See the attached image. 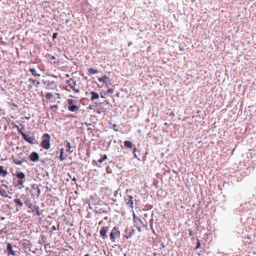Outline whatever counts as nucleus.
Wrapping results in <instances>:
<instances>
[{"label":"nucleus","instance_id":"obj_1","mask_svg":"<svg viewBox=\"0 0 256 256\" xmlns=\"http://www.w3.org/2000/svg\"><path fill=\"white\" fill-rule=\"evenodd\" d=\"M14 175H15L18 178L16 182H14V186L18 188H24V184L26 180V174L23 172L16 171Z\"/></svg>","mask_w":256,"mask_h":256},{"label":"nucleus","instance_id":"obj_2","mask_svg":"<svg viewBox=\"0 0 256 256\" xmlns=\"http://www.w3.org/2000/svg\"><path fill=\"white\" fill-rule=\"evenodd\" d=\"M42 141L40 143V146L45 150H48L50 148V136L48 134L45 133L42 136Z\"/></svg>","mask_w":256,"mask_h":256},{"label":"nucleus","instance_id":"obj_3","mask_svg":"<svg viewBox=\"0 0 256 256\" xmlns=\"http://www.w3.org/2000/svg\"><path fill=\"white\" fill-rule=\"evenodd\" d=\"M120 233L118 226H114L111 230L110 234V239L112 242H115L116 240L120 236Z\"/></svg>","mask_w":256,"mask_h":256},{"label":"nucleus","instance_id":"obj_4","mask_svg":"<svg viewBox=\"0 0 256 256\" xmlns=\"http://www.w3.org/2000/svg\"><path fill=\"white\" fill-rule=\"evenodd\" d=\"M42 82L47 90H54L56 88V84L54 80H42Z\"/></svg>","mask_w":256,"mask_h":256},{"label":"nucleus","instance_id":"obj_5","mask_svg":"<svg viewBox=\"0 0 256 256\" xmlns=\"http://www.w3.org/2000/svg\"><path fill=\"white\" fill-rule=\"evenodd\" d=\"M98 80L100 82H102L106 85V87H108L109 85L112 84V82L110 80L108 77L106 75L98 78Z\"/></svg>","mask_w":256,"mask_h":256},{"label":"nucleus","instance_id":"obj_6","mask_svg":"<svg viewBox=\"0 0 256 256\" xmlns=\"http://www.w3.org/2000/svg\"><path fill=\"white\" fill-rule=\"evenodd\" d=\"M23 139L28 142L29 144H38V141L36 139L34 136H28L26 134L24 138Z\"/></svg>","mask_w":256,"mask_h":256},{"label":"nucleus","instance_id":"obj_7","mask_svg":"<svg viewBox=\"0 0 256 256\" xmlns=\"http://www.w3.org/2000/svg\"><path fill=\"white\" fill-rule=\"evenodd\" d=\"M109 228L108 226H102L101 228L100 231V234L104 240L108 238V236L107 235V232Z\"/></svg>","mask_w":256,"mask_h":256},{"label":"nucleus","instance_id":"obj_8","mask_svg":"<svg viewBox=\"0 0 256 256\" xmlns=\"http://www.w3.org/2000/svg\"><path fill=\"white\" fill-rule=\"evenodd\" d=\"M124 200L126 204L127 205L130 206L131 208H133V204H134V198L132 196L130 195H126L124 198Z\"/></svg>","mask_w":256,"mask_h":256},{"label":"nucleus","instance_id":"obj_9","mask_svg":"<svg viewBox=\"0 0 256 256\" xmlns=\"http://www.w3.org/2000/svg\"><path fill=\"white\" fill-rule=\"evenodd\" d=\"M39 154L36 152H32L28 156V158L32 162H36L39 160Z\"/></svg>","mask_w":256,"mask_h":256},{"label":"nucleus","instance_id":"obj_10","mask_svg":"<svg viewBox=\"0 0 256 256\" xmlns=\"http://www.w3.org/2000/svg\"><path fill=\"white\" fill-rule=\"evenodd\" d=\"M136 230L132 227L127 228L126 230V232L127 234V236H126V238H132L136 233Z\"/></svg>","mask_w":256,"mask_h":256},{"label":"nucleus","instance_id":"obj_11","mask_svg":"<svg viewBox=\"0 0 256 256\" xmlns=\"http://www.w3.org/2000/svg\"><path fill=\"white\" fill-rule=\"evenodd\" d=\"M8 256L12 255L14 256H16V251H14L12 249V246L10 243H8L6 246V251Z\"/></svg>","mask_w":256,"mask_h":256},{"label":"nucleus","instance_id":"obj_12","mask_svg":"<svg viewBox=\"0 0 256 256\" xmlns=\"http://www.w3.org/2000/svg\"><path fill=\"white\" fill-rule=\"evenodd\" d=\"M19 159L16 158H12V162L16 165H21L24 162H26L24 158H21L20 156L18 157Z\"/></svg>","mask_w":256,"mask_h":256},{"label":"nucleus","instance_id":"obj_13","mask_svg":"<svg viewBox=\"0 0 256 256\" xmlns=\"http://www.w3.org/2000/svg\"><path fill=\"white\" fill-rule=\"evenodd\" d=\"M66 83L72 90L75 87V86L76 85V81L72 78H70L69 80H66Z\"/></svg>","mask_w":256,"mask_h":256},{"label":"nucleus","instance_id":"obj_14","mask_svg":"<svg viewBox=\"0 0 256 256\" xmlns=\"http://www.w3.org/2000/svg\"><path fill=\"white\" fill-rule=\"evenodd\" d=\"M124 144L125 147L132 150L134 149V148H136L135 145L133 144L132 142L128 140H125L124 142Z\"/></svg>","mask_w":256,"mask_h":256},{"label":"nucleus","instance_id":"obj_15","mask_svg":"<svg viewBox=\"0 0 256 256\" xmlns=\"http://www.w3.org/2000/svg\"><path fill=\"white\" fill-rule=\"evenodd\" d=\"M68 108L70 112H77L79 108L76 105L72 104L71 106H68Z\"/></svg>","mask_w":256,"mask_h":256},{"label":"nucleus","instance_id":"obj_16","mask_svg":"<svg viewBox=\"0 0 256 256\" xmlns=\"http://www.w3.org/2000/svg\"><path fill=\"white\" fill-rule=\"evenodd\" d=\"M64 148H62L60 150V155L59 156V158L60 161H63L64 160H66L68 156L66 154L65 156L64 155Z\"/></svg>","mask_w":256,"mask_h":256},{"label":"nucleus","instance_id":"obj_17","mask_svg":"<svg viewBox=\"0 0 256 256\" xmlns=\"http://www.w3.org/2000/svg\"><path fill=\"white\" fill-rule=\"evenodd\" d=\"M90 94L92 95V97L90 100L92 101H94L95 100L98 99L99 98L98 94L95 92H91Z\"/></svg>","mask_w":256,"mask_h":256},{"label":"nucleus","instance_id":"obj_18","mask_svg":"<svg viewBox=\"0 0 256 256\" xmlns=\"http://www.w3.org/2000/svg\"><path fill=\"white\" fill-rule=\"evenodd\" d=\"M8 174V171L4 169L3 166H0V176L5 177Z\"/></svg>","mask_w":256,"mask_h":256},{"label":"nucleus","instance_id":"obj_19","mask_svg":"<svg viewBox=\"0 0 256 256\" xmlns=\"http://www.w3.org/2000/svg\"><path fill=\"white\" fill-rule=\"evenodd\" d=\"M132 216H133V220H134V223H136L137 224H138V223H141V224L142 223V220L140 218H139L138 217L136 216L134 212H133Z\"/></svg>","mask_w":256,"mask_h":256},{"label":"nucleus","instance_id":"obj_20","mask_svg":"<svg viewBox=\"0 0 256 256\" xmlns=\"http://www.w3.org/2000/svg\"><path fill=\"white\" fill-rule=\"evenodd\" d=\"M14 202L16 204V206H19L20 207H22L23 206V203L19 198H15L14 200Z\"/></svg>","mask_w":256,"mask_h":256},{"label":"nucleus","instance_id":"obj_21","mask_svg":"<svg viewBox=\"0 0 256 256\" xmlns=\"http://www.w3.org/2000/svg\"><path fill=\"white\" fill-rule=\"evenodd\" d=\"M32 212H36V215L38 216H40L41 213L40 212L39 210V207L38 206H34V209L32 210Z\"/></svg>","mask_w":256,"mask_h":256},{"label":"nucleus","instance_id":"obj_22","mask_svg":"<svg viewBox=\"0 0 256 256\" xmlns=\"http://www.w3.org/2000/svg\"><path fill=\"white\" fill-rule=\"evenodd\" d=\"M66 151L70 153L72 152V150H71L72 146H70V142L66 141Z\"/></svg>","mask_w":256,"mask_h":256},{"label":"nucleus","instance_id":"obj_23","mask_svg":"<svg viewBox=\"0 0 256 256\" xmlns=\"http://www.w3.org/2000/svg\"><path fill=\"white\" fill-rule=\"evenodd\" d=\"M29 70L31 72L32 74L34 76H40V75L37 73L36 70L34 68H30Z\"/></svg>","mask_w":256,"mask_h":256},{"label":"nucleus","instance_id":"obj_24","mask_svg":"<svg viewBox=\"0 0 256 256\" xmlns=\"http://www.w3.org/2000/svg\"><path fill=\"white\" fill-rule=\"evenodd\" d=\"M0 195L4 198H8V196L6 190L2 188L0 189Z\"/></svg>","mask_w":256,"mask_h":256},{"label":"nucleus","instance_id":"obj_25","mask_svg":"<svg viewBox=\"0 0 256 256\" xmlns=\"http://www.w3.org/2000/svg\"><path fill=\"white\" fill-rule=\"evenodd\" d=\"M88 72L91 74H95L98 72V70L96 69H94L92 68H88Z\"/></svg>","mask_w":256,"mask_h":256},{"label":"nucleus","instance_id":"obj_26","mask_svg":"<svg viewBox=\"0 0 256 256\" xmlns=\"http://www.w3.org/2000/svg\"><path fill=\"white\" fill-rule=\"evenodd\" d=\"M136 148H134V149L132 150V153L134 155V157L136 158L138 160H140V158H138V156H137V154H136Z\"/></svg>","mask_w":256,"mask_h":256},{"label":"nucleus","instance_id":"obj_27","mask_svg":"<svg viewBox=\"0 0 256 256\" xmlns=\"http://www.w3.org/2000/svg\"><path fill=\"white\" fill-rule=\"evenodd\" d=\"M52 94L50 92L46 93L45 96V98L48 100H50V98H52Z\"/></svg>","mask_w":256,"mask_h":256},{"label":"nucleus","instance_id":"obj_28","mask_svg":"<svg viewBox=\"0 0 256 256\" xmlns=\"http://www.w3.org/2000/svg\"><path fill=\"white\" fill-rule=\"evenodd\" d=\"M35 187H36V192L37 193V196H38L40 194V192H41L40 189L38 188V186H35Z\"/></svg>","mask_w":256,"mask_h":256},{"label":"nucleus","instance_id":"obj_29","mask_svg":"<svg viewBox=\"0 0 256 256\" xmlns=\"http://www.w3.org/2000/svg\"><path fill=\"white\" fill-rule=\"evenodd\" d=\"M74 100L72 99H68V106H71L74 104Z\"/></svg>","mask_w":256,"mask_h":256},{"label":"nucleus","instance_id":"obj_30","mask_svg":"<svg viewBox=\"0 0 256 256\" xmlns=\"http://www.w3.org/2000/svg\"><path fill=\"white\" fill-rule=\"evenodd\" d=\"M200 240H198V241L196 242V249L198 250V248H200Z\"/></svg>","mask_w":256,"mask_h":256},{"label":"nucleus","instance_id":"obj_31","mask_svg":"<svg viewBox=\"0 0 256 256\" xmlns=\"http://www.w3.org/2000/svg\"><path fill=\"white\" fill-rule=\"evenodd\" d=\"M94 212H95V213H96V214H102V213H106V211H105V210H102H102H101V209H100V210H96L94 211Z\"/></svg>","mask_w":256,"mask_h":256},{"label":"nucleus","instance_id":"obj_32","mask_svg":"<svg viewBox=\"0 0 256 256\" xmlns=\"http://www.w3.org/2000/svg\"><path fill=\"white\" fill-rule=\"evenodd\" d=\"M18 132L20 134L22 135V138H24V136L26 134L24 132H23L21 129H18Z\"/></svg>","mask_w":256,"mask_h":256},{"label":"nucleus","instance_id":"obj_33","mask_svg":"<svg viewBox=\"0 0 256 256\" xmlns=\"http://www.w3.org/2000/svg\"><path fill=\"white\" fill-rule=\"evenodd\" d=\"M22 196H24L23 201L24 202V203H26L28 200V198L26 196H24V194H22L21 196V198H22Z\"/></svg>","mask_w":256,"mask_h":256},{"label":"nucleus","instance_id":"obj_34","mask_svg":"<svg viewBox=\"0 0 256 256\" xmlns=\"http://www.w3.org/2000/svg\"><path fill=\"white\" fill-rule=\"evenodd\" d=\"M114 92V90L112 88H109L108 89V90L106 92H104V95H106V93H112Z\"/></svg>","mask_w":256,"mask_h":256},{"label":"nucleus","instance_id":"obj_35","mask_svg":"<svg viewBox=\"0 0 256 256\" xmlns=\"http://www.w3.org/2000/svg\"><path fill=\"white\" fill-rule=\"evenodd\" d=\"M106 170L108 173L110 174L112 173V170L110 168V166H108L106 168Z\"/></svg>","mask_w":256,"mask_h":256},{"label":"nucleus","instance_id":"obj_36","mask_svg":"<svg viewBox=\"0 0 256 256\" xmlns=\"http://www.w3.org/2000/svg\"><path fill=\"white\" fill-rule=\"evenodd\" d=\"M29 80L30 82H31L32 83V84H36V80H34V79H33V78H29V80Z\"/></svg>","mask_w":256,"mask_h":256},{"label":"nucleus","instance_id":"obj_37","mask_svg":"<svg viewBox=\"0 0 256 256\" xmlns=\"http://www.w3.org/2000/svg\"><path fill=\"white\" fill-rule=\"evenodd\" d=\"M117 126V125L116 124H112V128L114 129V130L116 132H118V130L116 128Z\"/></svg>","mask_w":256,"mask_h":256},{"label":"nucleus","instance_id":"obj_38","mask_svg":"<svg viewBox=\"0 0 256 256\" xmlns=\"http://www.w3.org/2000/svg\"><path fill=\"white\" fill-rule=\"evenodd\" d=\"M58 33L57 32H54L52 34V39L54 40V39H56V38H57V36H58Z\"/></svg>","mask_w":256,"mask_h":256},{"label":"nucleus","instance_id":"obj_39","mask_svg":"<svg viewBox=\"0 0 256 256\" xmlns=\"http://www.w3.org/2000/svg\"><path fill=\"white\" fill-rule=\"evenodd\" d=\"M50 109L52 110L54 108H58V106L57 105H52V106H50Z\"/></svg>","mask_w":256,"mask_h":256},{"label":"nucleus","instance_id":"obj_40","mask_svg":"<svg viewBox=\"0 0 256 256\" xmlns=\"http://www.w3.org/2000/svg\"><path fill=\"white\" fill-rule=\"evenodd\" d=\"M102 158L104 160H106L107 159V156L106 154H104L102 157Z\"/></svg>","mask_w":256,"mask_h":256},{"label":"nucleus","instance_id":"obj_41","mask_svg":"<svg viewBox=\"0 0 256 256\" xmlns=\"http://www.w3.org/2000/svg\"><path fill=\"white\" fill-rule=\"evenodd\" d=\"M104 160L102 158L98 160V162L99 163H102Z\"/></svg>","mask_w":256,"mask_h":256},{"label":"nucleus","instance_id":"obj_42","mask_svg":"<svg viewBox=\"0 0 256 256\" xmlns=\"http://www.w3.org/2000/svg\"><path fill=\"white\" fill-rule=\"evenodd\" d=\"M73 90L75 91L76 92H79L80 90L78 88H76L75 87L72 89Z\"/></svg>","mask_w":256,"mask_h":256},{"label":"nucleus","instance_id":"obj_43","mask_svg":"<svg viewBox=\"0 0 256 256\" xmlns=\"http://www.w3.org/2000/svg\"><path fill=\"white\" fill-rule=\"evenodd\" d=\"M50 60H54L56 59V57L54 56H51L50 57Z\"/></svg>","mask_w":256,"mask_h":256},{"label":"nucleus","instance_id":"obj_44","mask_svg":"<svg viewBox=\"0 0 256 256\" xmlns=\"http://www.w3.org/2000/svg\"><path fill=\"white\" fill-rule=\"evenodd\" d=\"M22 246L25 248L27 247V246H28V244H26L25 242L22 243Z\"/></svg>","mask_w":256,"mask_h":256},{"label":"nucleus","instance_id":"obj_45","mask_svg":"<svg viewBox=\"0 0 256 256\" xmlns=\"http://www.w3.org/2000/svg\"><path fill=\"white\" fill-rule=\"evenodd\" d=\"M35 186H38V185H36V184H33V185L32 186V189H33L34 190H36V187H35Z\"/></svg>","mask_w":256,"mask_h":256},{"label":"nucleus","instance_id":"obj_46","mask_svg":"<svg viewBox=\"0 0 256 256\" xmlns=\"http://www.w3.org/2000/svg\"><path fill=\"white\" fill-rule=\"evenodd\" d=\"M52 230H56V228L55 226H53L52 228Z\"/></svg>","mask_w":256,"mask_h":256},{"label":"nucleus","instance_id":"obj_47","mask_svg":"<svg viewBox=\"0 0 256 256\" xmlns=\"http://www.w3.org/2000/svg\"><path fill=\"white\" fill-rule=\"evenodd\" d=\"M103 110H102V112H104V108H103ZM101 112H102V111L99 110H97V113H98V114H101Z\"/></svg>","mask_w":256,"mask_h":256},{"label":"nucleus","instance_id":"obj_48","mask_svg":"<svg viewBox=\"0 0 256 256\" xmlns=\"http://www.w3.org/2000/svg\"><path fill=\"white\" fill-rule=\"evenodd\" d=\"M14 128H16L18 130L20 129V127L18 125H14Z\"/></svg>","mask_w":256,"mask_h":256},{"label":"nucleus","instance_id":"obj_49","mask_svg":"<svg viewBox=\"0 0 256 256\" xmlns=\"http://www.w3.org/2000/svg\"><path fill=\"white\" fill-rule=\"evenodd\" d=\"M14 128H16L18 130L20 129V127L18 125H14Z\"/></svg>","mask_w":256,"mask_h":256},{"label":"nucleus","instance_id":"obj_50","mask_svg":"<svg viewBox=\"0 0 256 256\" xmlns=\"http://www.w3.org/2000/svg\"><path fill=\"white\" fill-rule=\"evenodd\" d=\"M14 128H16L18 130L20 129V127L18 125H14Z\"/></svg>","mask_w":256,"mask_h":256},{"label":"nucleus","instance_id":"obj_51","mask_svg":"<svg viewBox=\"0 0 256 256\" xmlns=\"http://www.w3.org/2000/svg\"><path fill=\"white\" fill-rule=\"evenodd\" d=\"M24 118L28 120H29L30 118V116H25Z\"/></svg>","mask_w":256,"mask_h":256},{"label":"nucleus","instance_id":"obj_52","mask_svg":"<svg viewBox=\"0 0 256 256\" xmlns=\"http://www.w3.org/2000/svg\"><path fill=\"white\" fill-rule=\"evenodd\" d=\"M12 105L14 106H16V107H18V106L16 104L14 103H12Z\"/></svg>","mask_w":256,"mask_h":256},{"label":"nucleus","instance_id":"obj_53","mask_svg":"<svg viewBox=\"0 0 256 256\" xmlns=\"http://www.w3.org/2000/svg\"><path fill=\"white\" fill-rule=\"evenodd\" d=\"M109 164H111L113 165V164H114V162H112V161H110V162H109Z\"/></svg>","mask_w":256,"mask_h":256},{"label":"nucleus","instance_id":"obj_54","mask_svg":"<svg viewBox=\"0 0 256 256\" xmlns=\"http://www.w3.org/2000/svg\"><path fill=\"white\" fill-rule=\"evenodd\" d=\"M76 178H74L72 179V180L73 181H76Z\"/></svg>","mask_w":256,"mask_h":256},{"label":"nucleus","instance_id":"obj_55","mask_svg":"<svg viewBox=\"0 0 256 256\" xmlns=\"http://www.w3.org/2000/svg\"><path fill=\"white\" fill-rule=\"evenodd\" d=\"M101 98H104V94H101Z\"/></svg>","mask_w":256,"mask_h":256},{"label":"nucleus","instance_id":"obj_56","mask_svg":"<svg viewBox=\"0 0 256 256\" xmlns=\"http://www.w3.org/2000/svg\"><path fill=\"white\" fill-rule=\"evenodd\" d=\"M36 85H38V84H40V82H36Z\"/></svg>","mask_w":256,"mask_h":256},{"label":"nucleus","instance_id":"obj_57","mask_svg":"<svg viewBox=\"0 0 256 256\" xmlns=\"http://www.w3.org/2000/svg\"><path fill=\"white\" fill-rule=\"evenodd\" d=\"M130 190H126V193H128V192H130Z\"/></svg>","mask_w":256,"mask_h":256},{"label":"nucleus","instance_id":"obj_58","mask_svg":"<svg viewBox=\"0 0 256 256\" xmlns=\"http://www.w3.org/2000/svg\"><path fill=\"white\" fill-rule=\"evenodd\" d=\"M56 94L58 96V98H60V94Z\"/></svg>","mask_w":256,"mask_h":256},{"label":"nucleus","instance_id":"obj_59","mask_svg":"<svg viewBox=\"0 0 256 256\" xmlns=\"http://www.w3.org/2000/svg\"><path fill=\"white\" fill-rule=\"evenodd\" d=\"M84 256H90L89 254H86L85 255H84Z\"/></svg>","mask_w":256,"mask_h":256},{"label":"nucleus","instance_id":"obj_60","mask_svg":"<svg viewBox=\"0 0 256 256\" xmlns=\"http://www.w3.org/2000/svg\"><path fill=\"white\" fill-rule=\"evenodd\" d=\"M3 186H4L5 188H7L8 186L6 184H2Z\"/></svg>","mask_w":256,"mask_h":256},{"label":"nucleus","instance_id":"obj_61","mask_svg":"<svg viewBox=\"0 0 256 256\" xmlns=\"http://www.w3.org/2000/svg\"><path fill=\"white\" fill-rule=\"evenodd\" d=\"M189 234L190 235L192 236V232H190Z\"/></svg>","mask_w":256,"mask_h":256},{"label":"nucleus","instance_id":"obj_62","mask_svg":"<svg viewBox=\"0 0 256 256\" xmlns=\"http://www.w3.org/2000/svg\"><path fill=\"white\" fill-rule=\"evenodd\" d=\"M69 21H70V20H66V23H68Z\"/></svg>","mask_w":256,"mask_h":256},{"label":"nucleus","instance_id":"obj_63","mask_svg":"<svg viewBox=\"0 0 256 256\" xmlns=\"http://www.w3.org/2000/svg\"><path fill=\"white\" fill-rule=\"evenodd\" d=\"M66 77L68 78V77H69V74H66Z\"/></svg>","mask_w":256,"mask_h":256},{"label":"nucleus","instance_id":"obj_64","mask_svg":"<svg viewBox=\"0 0 256 256\" xmlns=\"http://www.w3.org/2000/svg\"><path fill=\"white\" fill-rule=\"evenodd\" d=\"M138 230L139 231H140V228L138 227Z\"/></svg>","mask_w":256,"mask_h":256}]
</instances>
